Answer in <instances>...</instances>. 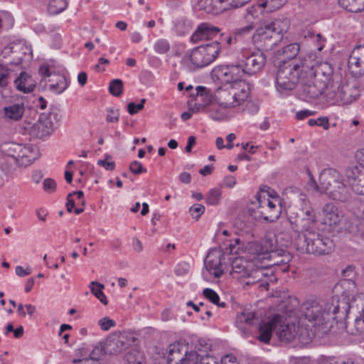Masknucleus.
<instances>
[{
    "mask_svg": "<svg viewBox=\"0 0 364 364\" xmlns=\"http://www.w3.org/2000/svg\"><path fill=\"white\" fill-rule=\"evenodd\" d=\"M350 309V305L346 297L338 298L336 296L322 303L309 299L301 306L305 318L314 322L315 326H321L323 331L328 328L327 325L331 321L346 318Z\"/></svg>",
    "mask_w": 364,
    "mask_h": 364,
    "instance_id": "obj_1",
    "label": "nucleus"
},
{
    "mask_svg": "<svg viewBox=\"0 0 364 364\" xmlns=\"http://www.w3.org/2000/svg\"><path fill=\"white\" fill-rule=\"evenodd\" d=\"M265 63L266 55L263 53L242 49L237 53L235 62L218 69V76L225 82L242 81L243 77L259 73Z\"/></svg>",
    "mask_w": 364,
    "mask_h": 364,
    "instance_id": "obj_2",
    "label": "nucleus"
},
{
    "mask_svg": "<svg viewBox=\"0 0 364 364\" xmlns=\"http://www.w3.org/2000/svg\"><path fill=\"white\" fill-rule=\"evenodd\" d=\"M309 187L321 193H325L333 200L346 202L350 198V193L344 183L343 175L334 168H326L319 176V185L311 178Z\"/></svg>",
    "mask_w": 364,
    "mask_h": 364,
    "instance_id": "obj_3",
    "label": "nucleus"
},
{
    "mask_svg": "<svg viewBox=\"0 0 364 364\" xmlns=\"http://www.w3.org/2000/svg\"><path fill=\"white\" fill-rule=\"evenodd\" d=\"M295 246L301 253L324 255L333 251V242L329 237L314 230L299 233L295 240Z\"/></svg>",
    "mask_w": 364,
    "mask_h": 364,
    "instance_id": "obj_4",
    "label": "nucleus"
},
{
    "mask_svg": "<svg viewBox=\"0 0 364 364\" xmlns=\"http://www.w3.org/2000/svg\"><path fill=\"white\" fill-rule=\"evenodd\" d=\"M228 87L218 88L213 95V101L228 109L237 107L248 98L250 89L244 81H232Z\"/></svg>",
    "mask_w": 364,
    "mask_h": 364,
    "instance_id": "obj_5",
    "label": "nucleus"
},
{
    "mask_svg": "<svg viewBox=\"0 0 364 364\" xmlns=\"http://www.w3.org/2000/svg\"><path fill=\"white\" fill-rule=\"evenodd\" d=\"M300 56L290 63H284L280 65L276 75V87L280 92L293 90L296 85L306 80Z\"/></svg>",
    "mask_w": 364,
    "mask_h": 364,
    "instance_id": "obj_6",
    "label": "nucleus"
},
{
    "mask_svg": "<svg viewBox=\"0 0 364 364\" xmlns=\"http://www.w3.org/2000/svg\"><path fill=\"white\" fill-rule=\"evenodd\" d=\"M289 28L288 21H264L255 31L253 40L259 41L266 50L277 45Z\"/></svg>",
    "mask_w": 364,
    "mask_h": 364,
    "instance_id": "obj_7",
    "label": "nucleus"
},
{
    "mask_svg": "<svg viewBox=\"0 0 364 364\" xmlns=\"http://www.w3.org/2000/svg\"><path fill=\"white\" fill-rule=\"evenodd\" d=\"M230 274L237 279H246L245 284L252 285L258 282L263 274L260 266L244 257L235 258L232 262Z\"/></svg>",
    "mask_w": 364,
    "mask_h": 364,
    "instance_id": "obj_8",
    "label": "nucleus"
},
{
    "mask_svg": "<svg viewBox=\"0 0 364 364\" xmlns=\"http://www.w3.org/2000/svg\"><path fill=\"white\" fill-rule=\"evenodd\" d=\"M301 57L303 63L301 67L304 70L306 80L315 78L323 81L325 84L331 81L333 68L331 64L327 62L318 63L316 61L315 55L312 54Z\"/></svg>",
    "mask_w": 364,
    "mask_h": 364,
    "instance_id": "obj_9",
    "label": "nucleus"
},
{
    "mask_svg": "<svg viewBox=\"0 0 364 364\" xmlns=\"http://www.w3.org/2000/svg\"><path fill=\"white\" fill-rule=\"evenodd\" d=\"M220 50L221 46L218 41L201 45L192 50L190 60L197 68H203L213 62Z\"/></svg>",
    "mask_w": 364,
    "mask_h": 364,
    "instance_id": "obj_10",
    "label": "nucleus"
},
{
    "mask_svg": "<svg viewBox=\"0 0 364 364\" xmlns=\"http://www.w3.org/2000/svg\"><path fill=\"white\" fill-rule=\"evenodd\" d=\"M250 0H199L200 10L207 14L218 15L230 7L239 8L249 3Z\"/></svg>",
    "mask_w": 364,
    "mask_h": 364,
    "instance_id": "obj_11",
    "label": "nucleus"
},
{
    "mask_svg": "<svg viewBox=\"0 0 364 364\" xmlns=\"http://www.w3.org/2000/svg\"><path fill=\"white\" fill-rule=\"evenodd\" d=\"M58 114L50 112L43 113L38 120L31 127V134L36 138L42 139L50 135L55 129V124L58 121Z\"/></svg>",
    "mask_w": 364,
    "mask_h": 364,
    "instance_id": "obj_12",
    "label": "nucleus"
},
{
    "mask_svg": "<svg viewBox=\"0 0 364 364\" xmlns=\"http://www.w3.org/2000/svg\"><path fill=\"white\" fill-rule=\"evenodd\" d=\"M293 228L301 231V233L316 230L315 227L318 221L314 208L311 206L304 208L296 217L294 221H291Z\"/></svg>",
    "mask_w": 364,
    "mask_h": 364,
    "instance_id": "obj_13",
    "label": "nucleus"
},
{
    "mask_svg": "<svg viewBox=\"0 0 364 364\" xmlns=\"http://www.w3.org/2000/svg\"><path fill=\"white\" fill-rule=\"evenodd\" d=\"M39 73L43 77H48L49 90L55 94L62 93L68 86V81L64 75L53 73L47 65L41 66Z\"/></svg>",
    "mask_w": 364,
    "mask_h": 364,
    "instance_id": "obj_14",
    "label": "nucleus"
},
{
    "mask_svg": "<svg viewBox=\"0 0 364 364\" xmlns=\"http://www.w3.org/2000/svg\"><path fill=\"white\" fill-rule=\"evenodd\" d=\"M259 9V6H251L247 9L244 18L247 25L239 28H235L233 31V35L235 37H244L252 33L255 26L260 21Z\"/></svg>",
    "mask_w": 364,
    "mask_h": 364,
    "instance_id": "obj_15",
    "label": "nucleus"
},
{
    "mask_svg": "<svg viewBox=\"0 0 364 364\" xmlns=\"http://www.w3.org/2000/svg\"><path fill=\"white\" fill-rule=\"evenodd\" d=\"M271 199L266 198L265 196H260L257 200L260 208H269V213H263L265 220L273 222L277 219L281 213L280 199L277 195L275 196L269 194Z\"/></svg>",
    "mask_w": 364,
    "mask_h": 364,
    "instance_id": "obj_16",
    "label": "nucleus"
},
{
    "mask_svg": "<svg viewBox=\"0 0 364 364\" xmlns=\"http://www.w3.org/2000/svg\"><path fill=\"white\" fill-rule=\"evenodd\" d=\"M129 346L127 336L125 333H116L109 336L105 342V351L109 354H119Z\"/></svg>",
    "mask_w": 364,
    "mask_h": 364,
    "instance_id": "obj_17",
    "label": "nucleus"
},
{
    "mask_svg": "<svg viewBox=\"0 0 364 364\" xmlns=\"http://www.w3.org/2000/svg\"><path fill=\"white\" fill-rule=\"evenodd\" d=\"M339 95L340 102L343 105H348L355 102L360 95L358 82L354 79L343 82Z\"/></svg>",
    "mask_w": 364,
    "mask_h": 364,
    "instance_id": "obj_18",
    "label": "nucleus"
},
{
    "mask_svg": "<svg viewBox=\"0 0 364 364\" xmlns=\"http://www.w3.org/2000/svg\"><path fill=\"white\" fill-rule=\"evenodd\" d=\"M223 253L217 250H211L208 252L204 261V265L206 269L212 272L216 278H219L223 274L222 269Z\"/></svg>",
    "mask_w": 364,
    "mask_h": 364,
    "instance_id": "obj_19",
    "label": "nucleus"
},
{
    "mask_svg": "<svg viewBox=\"0 0 364 364\" xmlns=\"http://www.w3.org/2000/svg\"><path fill=\"white\" fill-rule=\"evenodd\" d=\"M348 67L354 75L364 74V46H358L351 52L348 59Z\"/></svg>",
    "mask_w": 364,
    "mask_h": 364,
    "instance_id": "obj_20",
    "label": "nucleus"
},
{
    "mask_svg": "<svg viewBox=\"0 0 364 364\" xmlns=\"http://www.w3.org/2000/svg\"><path fill=\"white\" fill-rule=\"evenodd\" d=\"M303 84V92L307 97L315 99L322 94L325 95L327 84L315 78L301 80Z\"/></svg>",
    "mask_w": 364,
    "mask_h": 364,
    "instance_id": "obj_21",
    "label": "nucleus"
},
{
    "mask_svg": "<svg viewBox=\"0 0 364 364\" xmlns=\"http://www.w3.org/2000/svg\"><path fill=\"white\" fill-rule=\"evenodd\" d=\"M346 175L353 191L364 196V171H360L357 168H348Z\"/></svg>",
    "mask_w": 364,
    "mask_h": 364,
    "instance_id": "obj_22",
    "label": "nucleus"
},
{
    "mask_svg": "<svg viewBox=\"0 0 364 364\" xmlns=\"http://www.w3.org/2000/svg\"><path fill=\"white\" fill-rule=\"evenodd\" d=\"M280 321L277 325V336L282 341L291 342L296 338L299 326L286 323L284 317L279 315Z\"/></svg>",
    "mask_w": 364,
    "mask_h": 364,
    "instance_id": "obj_23",
    "label": "nucleus"
},
{
    "mask_svg": "<svg viewBox=\"0 0 364 364\" xmlns=\"http://www.w3.org/2000/svg\"><path fill=\"white\" fill-rule=\"evenodd\" d=\"M255 312L249 309H244L238 312L235 317V326L243 335H247L251 326L255 320Z\"/></svg>",
    "mask_w": 364,
    "mask_h": 364,
    "instance_id": "obj_24",
    "label": "nucleus"
},
{
    "mask_svg": "<svg viewBox=\"0 0 364 364\" xmlns=\"http://www.w3.org/2000/svg\"><path fill=\"white\" fill-rule=\"evenodd\" d=\"M280 318L279 314H276L269 322H264L260 324L259 327V333L257 338L259 341L268 343L271 339L272 332L277 333L278 323L279 324Z\"/></svg>",
    "mask_w": 364,
    "mask_h": 364,
    "instance_id": "obj_25",
    "label": "nucleus"
},
{
    "mask_svg": "<svg viewBox=\"0 0 364 364\" xmlns=\"http://www.w3.org/2000/svg\"><path fill=\"white\" fill-rule=\"evenodd\" d=\"M220 31L219 28L208 23H203L198 26L191 39L194 43L202 40H209L217 36Z\"/></svg>",
    "mask_w": 364,
    "mask_h": 364,
    "instance_id": "obj_26",
    "label": "nucleus"
},
{
    "mask_svg": "<svg viewBox=\"0 0 364 364\" xmlns=\"http://www.w3.org/2000/svg\"><path fill=\"white\" fill-rule=\"evenodd\" d=\"M196 92L194 107L191 109L193 112H198L203 111L208 105L212 104L213 97L210 90L205 87H197Z\"/></svg>",
    "mask_w": 364,
    "mask_h": 364,
    "instance_id": "obj_27",
    "label": "nucleus"
},
{
    "mask_svg": "<svg viewBox=\"0 0 364 364\" xmlns=\"http://www.w3.org/2000/svg\"><path fill=\"white\" fill-rule=\"evenodd\" d=\"M323 223L329 226H337L342 220L338 208L332 203H328L322 208Z\"/></svg>",
    "mask_w": 364,
    "mask_h": 364,
    "instance_id": "obj_28",
    "label": "nucleus"
},
{
    "mask_svg": "<svg viewBox=\"0 0 364 364\" xmlns=\"http://www.w3.org/2000/svg\"><path fill=\"white\" fill-rule=\"evenodd\" d=\"M25 109L24 102H17L5 106L3 112L6 120L17 122L22 119Z\"/></svg>",
    "mask_w": 364,
    "mask_h": 364,
    "instance_id": "obj_29",
    "label": "nucleus"
},
{
    "mask_svg": "<svg viewBox=\"0 0 364 364\" xmlns=\"http://www.w3.org/2000/svg\"><path fill=\"white\" fill-rule=\"evenodd\" d=\"M267 263L262 262L260 265L261 270L269 266H284L282 271L288 269L287 263L289 261L288 255H279L277 252L274 251L273 248H271L266 257Z\"/></svg>",
    "mask_w": 364,
    "mask_h": 364,
    "instance_id": "obj_30",
    "label": "nucleus"
},
{
    "mask_svg": "<svg viewBox=\"0 0 364 364\" xmlns=\"http://www.w3.org/2000/svg\"><path fill=\"white\" fill-rule=\"evenodd\" d=\"M245 250L249 254L253 255V257L250 259V261H254L255 264H256L257 261L262 260V262H264L269 251L266 246H263L258 242H248L245 247Z\"/></svg>",
    "mask_w": 364,
    "mask_h": 364,
    "instance_id": "obj_31",
    "label": "nucleus"
},
{
    "mask_svg": "<svg viewBox=\"0 0 364 364\" xmlns=\"http://www.w3.org/2000/svg\"><path fill=\"white\" fill-rule=\"evenodd\" d=\"M343 82L330 81L327 83L325 97L327 102L331 105L340 102V93L343 87Z\"/></svg>",
    "mask_w": 364,
    "mask_h": 364,
    "instance_id": "obj_32",
    "label": "nucleus"
},
{
    "mask_svg": "<svg viewBox=\"0 0 364 364\" xmlns=\"http://www.w3.org/2000/svg\"><path fill=\"white\" fill-rule=\"evenodd\" d=\"M176 348L175 346L171 348L170 355L167 358L168 364H198L199 354L196 352L186 353L184 358H180L173 354Z\"/></svg>",
    "mask_w": 364,
    "mask_h": 364,
    "instance_id": "obj_33",
    "label": "nucleus"
},
{
    "mask_svg": "<svg viewBox=\"0 0 364 364\" xmlns=\"http://www.w3.org/2000/svg\"><path fill=\"white\" fill-rule=\"evenodd\" d=\"M346 331L352 335L364 333V309L358 313L353 321L346 323Z\"/></svg>",
    "mask_w": 364,
    "mask_h": 364,
    "instance_id": "obj_34",
    "label": "nucleus"
},
{
    "mask_svg": "<svg viewBox=\"0 0 364 364\" xmlns=\"http://www.w3.org/2000/svg\"><path fill=\"white\" fill-rule=\"evenodd\" d=\"M16 89L24 93H29L34 90L36 85L31 77L26 72H22L20 76L14 80Z\"/></svg>",
    "mask_w": 364,
    "mask_h": 364,
    "instance_id": "obj_35",
    "label": "nucleus"
},
{
    "mask_svg": "<svg viewBox=\"0 0 364 364\" xmlns=\"http://www.w3.org/2000/svg\"><path fill=\"white\" fill-rule=\"evenodd\" d=\"M21 149L22 144L15 142H5L0 146L1 154L13 159L16 164H17Z\"/></svg>",
    "mask_w": 364,
    "mask_h": 364,
    "instance_id": "obj_36",
    "label": "nucleus"
},
{
    "mask_svg": "<svg viewBox=\"0 0 364 364\" xmlns=\"http://www.w3.org/2000/svg\"><path fill=\"white\" fill-rule=\"evenodd\" d=\"M36 159V153L31 146L22 144V149L19 153L17 164L22 166H28Z\"/></svg>",
    "mask_w": 364,
    "mask_h": 364,
    "instance_id": "obj_37",
    "label": "nucleus"
},
{
    "mask_svg": "<svg viewBox=\"0 0 364 364\" xmlns=\"http://www.w3.org/2000/svg\"><path fill=\"white\" fill-rule=\"evenodd\" d=\"M23 49V48L18 49V47L7 46L2 50V55L4 58H6V55L11 54V59L7 63L18 65L21 63L23 56L26 54L25 52H21Z\"/></svg>",
    "mask_w": 364,
    "mask_h": 364,
    "instance_id": "obj_38",
    "label": "nucleus"
},
{
    "mask_svg": "<svg viewBox=\"0 0 364 364\" xmlns=\"http://www.w3.org/2000/svg\"><path fill=\"white\" fill-rule=\"evenodd\" d=\"M287 1V0H259L258 4L253 6H259V15H260L262 9H266L268 12H272L280 9Z\"/></svg>",
    "mask_w": 364,
    "mask_h": 364,
    "instance_id": "obj_39",
    "label": "nucleus"
},
{
    "mask_svg": "<svg viewBox=\"0 0 364 364\" xmlns=\"http://www.w3.org/2000/svg\"><path fill=\"white\" fill-rule=\"evenodd\" d=\"M341 6L350 12H360L364 10V0H338Z\"/></svg>",
    "mask_w": 364,
    "mask_h": 364,
    "instance_id": "obj_40",
    "label": "nucleus"
},
{
    "mask_svg": "<svg viewBox=\"0 0 364 364\" xmlns=\"http://www.w3.org/2000/svg\"><path fill=\"white\" fill-rule=\"evenodd\" d=\"M229 109L218 106L215 102L212 103L209 108L210 117L215 120H221L226 117Z\"/></svg>",
    "mask_w": 364,
    "mask_h": 364,
    "instance_id": "obj_41",
    "label": "nucleus"
},
{
    "mask_svg": "<svg viewBox=\"0 0 364 364\" xmlns=\"http://www.w3.org/2000/svg\"><path fill=\"white\" fill-rule=\"evenodd\" d=\"M91 292L105 305H107L108 301L102 290L105 286L97 282H92L90 284Z\"/></svg>",
    "mask_w": 364,
    "mask_h": 364,
    "instance_id": "obj_42",
    "label": "nucleus"
},
{
    "mask_svg": "<svg viewBox=\"0 0 364 364\" xmlns=\"http://www.w3.org/2000/svg\"><path fill=\"white\" fill-rule=\"evenodd\" d=\"M11 71L7 65L0 63V88H6L11 80Z\"/></svg>",
    "mask_w": 364,
    "mask_h": 364,
    "instance_id": "obj_43",
    "label": "nucleus"
},
{
    "mask_svg": "<svg viewBox=\"0 0 364 364\" xmlns=\"http://www.w3.org/2000/svg\"><path fill=\"white\" fill-rule=\"evenodd\" d=\"M68 6L65 0H50L48 9L50 14L55 15L64 11Z\"/></svg>",
    "mask_w": 364,
    "mask_h": 364,
    "instance_id": "obj_44",
    "label": "nucleus"
},
{
    "mask_svg": "<svg viewBox=\"0 0 364 364\" xmlns=\"http://www.w3.org/2000/svg\"><path fill=\"white\" fill-rule=\"evenodd\" d=\"M300 50V46L299 43H294L289 44L282 48V55L287 59H294L296 57Z\"/></svg>",
    "mask_w": 364,
    "mask_h": 364,
    "instance_id": "obj_45",
    "label": "nucleus"
},
{
    "mask_svg": "<svg viewBox=\"0 0 364 364\" xmlns=\"http://www.w3.org/2000/svg\"><path fill=\"white\" fill-rule=\"evenodd\" d=\"M221 191L219 188H214L209 191L206 195L205 202L208 205H218L220 200Z\"/></svg>",
    "mask_w": 364,
    "mask_h": 364,
    "instance_id": "obj_46",
    "label": "nucleus"
},
{
    "mask_svg": "<svg viewBox=\"0 0 364 364\" xmlns=\"http://www.w3.org/2000/svg\"><path fill=\"white\" fill-rule=\"evenodd\" d=\"M203 294L210 301L220 307H225L226 306L225 302H220L219 295L212 289L206 288L203 289Z\"/></svg>",
    "mask_w": 364,
    "mask_h": 364,
    "instance_id": "obj_47",
    "label": "nucleus"
},
{
    "mask_svg": "<svg viewBox=\"0 0 364 364\" xmlns=\"http://www.w3.org/2000/svg\"><path fill=\"white\" fill-rule=\"evenodd\" d=\"M124 84L122 80L114 79L109 82V91L115 97H119L123 92Z\"/></svg>",
    "mask_w": 364,
    "mask_h": 364,
    "instance_id": "obj_48",
    "label": "nucleus"
},
{
    "mask_svg": "<svg viewBox=\"0 0 364 364\" xmlns=\"http://www.w3.org/2000/svg\"><path fill=\"white\" fill-rule=\"evenodd\" d=\"M296 337L298 341L303 345L307 344L311 341L312 336L306 328L299 327L297 330Z\"/></svg>",
    "mask_w": 364,
    "mask_h": 364,
    "instance_id": "obj_49",
    "label": "nucleus"
},
{
    "mask_svg": "<svg viewBox=\"0 0 364 364\" xmlns=\"http://www.w3.org/2000/svg\"><path fill=\"white\" fill-rule=\"evenodd\" d=\"M308 124L311 127L318 126L323 127L325 130L329 129V119L326 117H319L318 119H310L308 121Z\"/></svg>",
    "mask_w": 364,
    "mask_h": 364,
    "instance_id": "obj_50",
    "label": "nucleus"
},
{
    "mask_svg": "<svg viewBox=\"0 0 364 364\" xmlns=\"http://www.w3.org/2000/svg\"><path fill=\"white\" fill-rule=\"evenodd\" d=\"M243 247V242L240 238H235L232 242H231L228 247L225 248L226 252H229L230 254H238L239 251Z\"/></svg>",
    "mask_w": 364,
    "mask_h": 364,
    "instance_id": "obj_51",
    "label": "nucleus"
},
{
    "mask_svg": "<svg viewBox=\"0 0 364 364\" xmlns=\"http://www.w3.org/2000/svg\"><path fill=\"white\" fill-rule=\"evenodd\" d=\"M170 49L168 42L165 39H159L154 44V50L159 54L166 53Z\"/></svg>",
    "mask_w": 364,
    "mask_h": 364,
    "instance_id": "obj_52",
    "label": "nucleus"
},
{
    "mask_svg": "<svg viewBox=\"0 0 364 364\" xmlns=\"http://www.w3.org/2000/svg\"><path fill=\"white\" fill-rule=\"evenodd\" d=\"M146 99H141L139 104H135L134 102H130L127 105V111L129 114L133 115L142 110L146 103Z\"/></svg>",
    "mask_w": 364,
    "mask_h": 364,
    "instance_id": "obj_53",
    "label": "nucleus"
},
{
    "mask_svg": "<svg viewBox=\"0 0 364 364\" xmlns=\"http://www.w3.org/2000/svg\"><path fill=\"white\" fill-rule=\"evenodd\" d=\"M119 112L118 109L113 108L107 109L106 122L108 123H116L119 121Z\"/></svg>",
    "mask_w": 364,
    "mask_h": 364,
    "instance_id": "obj_54",
    "label": "nucleus"
},
{
    "mask_svg": "<svg viewBox=\"0 0 364 364\" xmlns=\"http://www.w3.org/2000/svg\"><path fill=\"white\" fill-rule=\"evenodd\" d=\"M205 207L201 204H196L191 206L189 209V212L191 216L198 220L200 215L204 213Z\"/></svg>",
    "mask_w": 364,
    "mask_h": 364,
    "instance_id": "obj_55",
    "label": "nucleus"
},
{
    "mask_svg": "<svg viewBox=\"0 0 364 364\" xmlns=\"http://www.w3.org/2000/svg\"><path fill=\"white\" fill-rule=\"evenodd\" d=\"M98 324L103 331H108L110 328L115 326L116 322L108 317H104L99 320Z\"/></svg>",
    "mask_w": 364,
    "mask_h": 364,
    "instance_id": "obj_56",
    "label": "nucleus"
},
{
    "mask_svg": "<svg viewBox=\"0 0 364 364\" xmlns=\"http://www.w3.org/2000/svg\"><path fill=\"white\" fill-rule=\"evenodd\" d=\"M96 350L101 351L102 350L100 348L94 349L90 355V359H73V363L77 364H97L95 361L97 359V357L95 355Z\"/></svg>",
    "mask_w": 364,
    "mask_h": 364,
    "instance_id": "obj_57",
    "label": "nucleus"
},
{
    "mask_svg": "<svg viewBox=\"0 0 364 364\" xmlns=\"http://www.w3.org/2000/svg\"><path fill=\"white\" fill-rule=\"evenodd\" d=\"M129 170L134 174H141L146 172V169L137 161H134L130 164Z\"/></svg>",
    "mask_w": 364,
    "mask_h": 364,
    "instance_id": "obj_58",
    "label": "nucleus"
},
{
    "mask_svg": "<svg viewBox=\"0 0 364 364\" xmlns=\"http://www.w3.org/2000/svg\"><path fill=\"white\" fill-rule=\"evenodd\" d=\"M355 158L358 165L352 166L351 168H357L360 171H364V149L356 151Z\"/></svg>",
    "mask_w": 364,
    "mask_h": 364,
    "instance_id": "obj_59",
    "label": "nucleus"
},
{
    "mask_svg": "<svg viewBox=\"0 0 364 364\" xmlns=\"http://www.w3.org/2000/svg\"><path fill=\"white\" fill-rule=\"evenodd\" d=\"M198 364H218L216 359L208 355L199 354Z\"/></svg>",
    "mask_w": 364,
    "mask_h": 364,
    "instance_id": "obj_60",
    "label": "nucleus"
},
{
    "mask_svg": "<svg viewBox=\"0 0 364 364\" xmlns=\"http://www.w3.org/2000/svg\"><path fill=\"white\" fill-rule=\"evenodd\" d=\"M236 38L237 37L235 36V38H233L232 36L230 35L222 33L220 35V42H219L220 45L222 43H225L227 46H230L232 43H235L237 41Z\"/></svg>",
    "mask_w": 364,
    "mask_h": 364,
    "instance_id": "obj_61",
    "label": "nucleus"
},
{
    "mask_svg": "<svg viewBox=\"0 0 364 364\" xmlns=\"http://www.w3.org/2000/svg\"><path fill=\"white\" fill-rule=\"evenodd\" d=\"M263 213H269V208H260L259 207V204H258V206L257 208V210H253V213L252 215L255 218H258V219H264L265 220V217L264 215H263Z\"/></svg>",
    "mask_w": 364,
    "mask_h": 364,
    "instance_id": "obj_62",
    "label": "nucleus"
},
{
    "mask_svg": "<svg viewBox=\"0 0 364 364\" xmlns=\"http://www.w3.org/2000/svg\"><path fill=\"white\" fill-rule=\"evenodd\" d=\"M55 181L51 178L45 179L43 181V188L46 191L52 192L55 189Z\"/></svg>",
    "mask_w": 364,
    "mask_h": 364,
    "instance_id": "obj_63",
    "label": "nucleus"
},
{
    "mask_svg": "<svg viewBox=\"0 0 364 364\" xmlns=\"http://www.w3.org/2000/svg\"><path fill=\"white\" fill-rule=\"evenodd\" d=\"M289 362L291 364H310L309 358L306 357H290Z\"/></svg>",
    "mask_w": 364,
    "mask_h": 364,
    "instance_id": "obj_64",
    "label": "nucleus"
}]
</instances>
